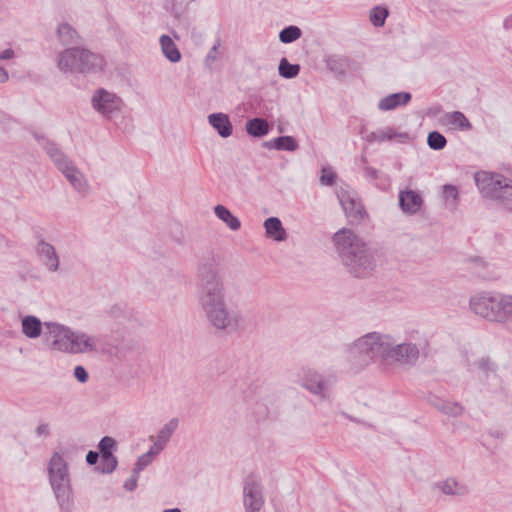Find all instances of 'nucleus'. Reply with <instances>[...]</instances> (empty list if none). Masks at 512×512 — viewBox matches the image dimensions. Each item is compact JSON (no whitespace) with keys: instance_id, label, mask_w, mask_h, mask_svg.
I'll list each match as a JSON object with an SVG mask.
<instances>
[{"instance_id":"obj_1","label":"nucleus","mask_w":512,"mask_h":512,"mask_svg":"<svg viewBox=\"0 0 512 512\" xmlns=\"http://www.w3.org/2000/svg\"><path fill=\"white\" fill-rule=\"evenodd\" d=\"M197 272L200 287L199 302L208 322L216 330L226 333L237 332L243 323V315L240 309L229 306L226 302V289L219 258L203 257Z\"/></svg>"},{"instance_id":"obj_2","label":"nucleus","mask_w":512,"mask_h":512,"mask_svg":"<svg viewBox=\"0 0 512 512\" xmlns=\"http://www.w3.org/2000/svg\"><path fill=\"white\" fill-rule=\"evenodd\" d=\"M333 242L342 263L355 277L364 278L374 271L375 251L353 230H338Z\"/></svg>"},{"instance_id":"obj_3","label":"nucleus","mask_w":512,"mask_h":512,"mask_svg":"<svg viewBox=\"0 0 512 512\" xmlns=\"http://www.w3.org/2000/svg\"><path fill=\"white\" fill-rule=\"evenodd\" d=\"M393 341L394 339L387 334L367 333L349 346L348 358L350 361L359 362L362 366L378 358L389 361Z\"/></svg>"},{"instance_id":"obj_4","label":"nucleus","mask_w":512,"mask_h":512,"mask_svg":"<svg viewBox=\"0 0 512 512\" xmlns=\"http://www.w3.org/2000/svg\"><path fill=\"white\" fill-rule=\"evenodd\" d=\"M34 137L74 190L82 196H87L90 193V185L85 175L74 165L73 161L56 143L38 134H34Z\"/></svg>"},{"instance_id":"obj_5","label":"nucleus","mask_w":512,"mask_h":512,"mask_svg":"<svg viewBox=\"0 0 512 512\" xmlns=\"http://www.w3.org/2000/svg\"><path fill=\"white\" fill-rule=\"evenodd\" d=\"M475 182L483 198L512 211V176L480 171L475 174Z\"/></svg>"},{"instance_id":"obj_6","label":"nucleus","mask_w":512,"mask_h":512,"mask_svg":"<svg viewBox=\"0 0 512 512\" xmlns=\"http://www.w3.org/2000/svg\"><path fill=\"white\" fill-rule=\"evenodd\" d=\"M48 478L60 509L70 512L73 503L70 472L66 460L57 452L50 458Z\"/></svg>"},{"instance_id":"obj_7","label":"nucleus","mask_w":512,"mask_h":512,"mask_svg":"<svg viewBox=\"0 0 512 512\" xmlns=\"http://www.w3.org/2000/svg\"><path fill=\"white\" fill-rule=\"evenodd\" d=\"M104 60L99 54L84 48H68L60 53L57 66L62 72L96 73L102 69Z\"/></svg>"},{"instance_id":"obj_8","label":"nucleus","mask_w":512,"mask_h":512,"mask_svg":"<svg viewBox=\"0 0 512 512\" xmlns=\"http://www.w3.org/2000/svg\"><path fill=\"white\" fill-rule=\"evenodd\" d=\"M499 293L484 292L477 294L470 299V308L474 314L490 321L498 323L497 311L500 308Z\"/></svg>"},{"instance_id":"obj_9","label":"nucleus","mask_w":512,"mask_h":512,"mask_svg":"<svg viewBox=\"0 0 512 512\" xmlns=\"http://www.w3.org/2000/svg\"><path fill=\"white\" fill-rule=\"evenodd\" d=\"M91 102L93 108L108 119L120 113L124 106V102L119 96L103 88L94 92Z\"/></svg>"},{"instance_id":"obj_10","label":"nucleus","mask_w":512,"mask_h":512,"mask_svg":"<svg viewBox=\"0 0 512 512\" xmlns=\"http://www.w3.org/2000/svg\"><path fill=\"white\" fill-rule=\"evenodd\" d=\"M296 382L314 395L326 398L329 383L312 368L303 367L296 374Z\"/></svg>"},{"instance_id":"obj_11","label":"nucleus","mask_w":512,"mask_h":512,"mask_svg":"<svg viewBox=\"0 0 512 512\" xmlns=\"http://www.w3.org/2000/svg\"><path fill=\"white\" fill-rule=\"evenodd\" d=\"M243 502L246 512H260L263 507V487L254 476H248L245 480Z\"/></svg>"},{"instance_id":"obj_12","label":"nucleus","mask_w":512,"mask_h":512,"mask_svg":"<svg viewBox=\"0 0 512 512\" xmlns=\"http://www.w3.org/2000/svg\"><path fill=\"white\" fill-rule=\"evenodd\" d=\"M337 197L350 223L358 224L365 218L366 211L356 194L341 189Z\"/></svg>"},{"instance_id":"obj_13","label":"nucleus","mask_w":512,"mask_h":512,"mask_svg":"<svg viewBox=\"0 0 512 512\" xmlns=\"http://www.w3.org/2000/svg\"><path fill=\"white\" fill-rule=\"evenodd\" d=\"M67 339L63 353L85 354L97 349L96 338L84 332L70 329Z\"/></svg>"},{"instance_id":"obj_14","label":"nucleus","mask_w":512,"mask_h":512,"mask_svg":"<svg viewBox=\"0 0 512 512\" xmlns=\"http://www.w3.org/2000/svg\"><path fill=\"white\" fill-rule=\"evenodd\" d=\"M43 328L44 336L51 340V349L63 353L71 328L57 322H44Z\"/></svg>"},{"instance_id":"obj_15","label":"nucleus","mask_w":512,"mask_h":512,"mask_svg":"<svg viewBox=\"0 0 512 512\" xmlns=\"http://www.w3.org/2000/svg\"><path fill=\"white\" fill-rule=\"evenodd\" d=\"M419 349L413 343L396 344L393 341L392 349L389 355V361L397 362L403 365H414L419 358Z\"/></svg>"},{"instance_id":"obj_16","label":"nucleus","mask_w":512,"mask_h":512,"mask_svg":"<svg viewBox=\"0 0 512 512\" xmlns=\"http://www.w3.org/2000/svg\"><path fill=\"white\" fill-rule=\"evenodd\" d=\"M423 205L421 195L410 189L402 190L399 193V206L403 213L408 215L417 214Z\"/></svg>"},{"instance_id":"obj_17","label":"nucleus","mask_w":512,"mask_h":512,"mask_svg":"<svg viewBox=\"0 0 512 512\" xmlns=\"http://www.w3.org/2000/svg\"><path fill=\"white\" fill-rule=\"evenodd\" d=\"M36 251L41 262L48 271H58L60 260L53 245L45 241H40L37 244Z\"/></svg>"},{"instance_id":"obj_18","label":"nucleus","mask_w":512,"mask_h":512,"mask_svg":"<svg viewBox=\"0 0 512 512\" xmlns=\"http://www.w3.org/2000/svg\"><path fill=\"white\" fill-rule=\"evenodd\" d=\"M428 402L441 413L451 416L458 417L463 414L464 407L458 402H451L449 400L443 399L435 394H430L428 396Z\"/></svg>"},{"instance_id":"obj_19","label":"nucleus","mask_w":512,"mask_h":512,"mask_svg":"<svg viewBox=\"0 0 512 512\" xmlns=\"http://www.w3.org/2000/svg\"><path fill=\"white\" fill-rule=\"evenodd\" d=\"M434 488L447 496H464L468 493V487L452 477L435 482Z\"/></svg>"},{"instance_id":"obj_20","label":"nucleus","mask_w":512,"mask_h":512,"mask_svg":"<svg viewBox=\"0 0 512 512\" xmlns=\"http://www.w3.org/2000/svg\"><path fill=\"white\" fill-rule=\"evenodd\" d=\"M409 136L407 133H401L397 132L395 129L391 127L379 129L376 131L371 132L367 136V141L369 143H382L384 141H391V140H397L399 142H405L408 140Z\"/></svg>"},{"instance_id":"obj_21","label":"nucleus","mask_w":512,"mask_h":512,"mask_svg":"<svg viewBox=\"0 0 512 512\" xmlns=\"http://www.w3.org/2000/svg\"><path fill=\"white\" fill-rule=\"evenodd\" d=\"M208 123L222 138H228L232 135L233 126L227 114L221 112L212 113L208 115Z\"/></svg>"},{"instance_id":"obj_22","label":"nucleus","mask_w":512,"mask_h":512,"mask_svg":"<svg viewBox=\"0 0 512 512\" xmlns=\"http://www.w3.org/2000/svg\"><path fill=\"white\" fill-rule=\"evenodd\" d=\"M439 121L444 126H451L453 128H459L461 130H470L472 128V125L469 122V120L460 111L444 113L440 117Z\"/></svg>"},{"instance_id":"obj_23","label":"nucleus","mask_w":512,"mask_h":512,"mask_svg":"<svg viewBox=\"0 0 512 512\" xmlns=\"http://www.w3.org/2000/svg\"><path fill=\"white\" fill-rule=\"evenodd\" d=\"M411 100V94L408 92H399L390 94L378 103V109L381 111H389L401 105H406Z\"/></svg>"},{"instance_id":"obj_24","label":"nucleus","mask_w":512,"mask_h":512,"mask_svg":"<svg viewBox=\"0 0 512 512\" xmlns=\"http://www.w3.org/2000/svg\"><path fill=\"white\" fill-rule=\"evenodd\" d=\"M264 228L268 238L278 242L284 241L287 238V233L278 217L267 218L264 221Z\"/></svg>"},{"instance_id":"obj_25","label":"nucleus","mask_w":512,"mask_h":512,"mask_svg":"<svg viewBox=\"0 0 512 512\" xmlns=\"http://www.w3.org/2000/svg\"><path fill=\"white\" fill-rule=\"evenodd\" d=\"M43 324L40 319L34 315H27L21 320L22 333L30 339L38 338L42 333Z\"/></svg>"},{"instance_id":"obj_26","label":"nucleus","mask_w":512,"mask_h":512,"mask_svg":"<svg viewBox=\"0 0 512 512\" xmlns=\"http://www.w3.org/2000/svg\"><path fill=\"white\" fill-rule=\"evenodd\" d=\"M267 149H276L278 151H296L299 147L297 141L292 136H280L264 143Z\"/></svg>"},{"instance_id":"obj_27","label":"nucleus","mask_w":512,"mask_h":512,"mask_svg":"<svg viewBox=\"0 0 512 512\" xmlns=\"http://www.w3.org/2000/svg\"><path fill=\"white\" fill-rule=\"evenodd\" d=\"M159 41L163 55L170 62L177 63L181 60V53L177 45L168 35H162Z\"/></svg>"},{"instance_id":"obj_28","label":"nucleus","mask_w":512,"mask_h":512,"mask_svg":"<svg viewBox=\"0 0 512 512\" xmlns=\"http://www.w3.org/2000/svg\"><path fill=\"white\" fill-rule=\"evenodd\" d=\"M246 132L252 137H263L269 132L268 121L264 118H253L246 122Z\"/></svg>"},{"instance_id":"obj_29","label":"nucleus","mask_w":512,"mask_h":512,"mask_svg":"<svg viewBox=\"0 0 512 512\" xmlns=\"http://www.w3.org/2000/svg\"><path fill=\"white\" fill-rule=\"evenodd\" d=\"M215 215L224 222L232 231H237L241 227L240 220L234 216L228 208L223 205H216L214 207Z\"/></svg>"},{"instance_id":"obj_30","label":"nucleus","mask_w":512,"mask_h":512,"mask_svg":"<svg viewBox=\"0 0 512 512\" xmlns=\"http://www.w3.org/2000/svg\"><path fill=\"white\" fill-rule=\"evenodd\" d=\"M500 308L497 311V318L499 324L512 322V295L501 294Z\"/></svg>"},{"instance_id":"obj_31","label":"nucleus","mask_w":512,"mask_h":512,"mask_svg":"<svg viewBox=\"0 0 512 512\" xmlns=\"http://www.w3.org/2000/svg\"><path fill=\"white\" fill-rule=\"evenodd\" d=\"M57 35L60 43L64 46L76 44L79 38L76 30L66 23H62L58 26Z\"/></svg>"},{"instance_id":"obj_32","label":"nucleus","mask_w":512,"mask_h":512,"mask_svg":"<svg viewBox=\"0 0 512 512\" xmlns=\"http://www.w3.org/2000/svg\"><path fill=\"white\" fill-rule=\"evenodd\" d=\"M178 427V419L173 418L169 422H167L158 432L156 441L160 442L164 446H166L167 442L170 440L171 436L175 432Z\"/></svg>"},{"instance_id":"obj_33","label":"nucleus","mask_w":512,"mask_h":512,"mask_svg":"<svg viewBox=\"0 0 512 512\" xmlns=\"http://www.w3.org/2000/svg\"><path fill=\"white\" fill-rule=\"evenodd\" d=\"M279 75L286 79L295 78L300 71L298 64H291L286 58H282L278 67Z\"/></svg>"},{"instance_id":"obj_34","label":"nucleus","mask_w":512,"mask_h":512,"mask_svg":"<svg viewBox=\"0 0 512 512\" xmlns=\"http://www.w3.org/2000/svg\"><path fill=\"white\" fill-rule=\"evenodd\" d=\"M301 29L297 26L291 25L282 29L279 33V40L282 43L288 44L296 41L301 37Z\"/></svg>"},{"instance_id":"obj_35","label":"nucleus","mask_w":512,"mask_h":512,"mask_svg":"<svg viewBox=\"0 0 512 512\" xmlns=\"http://www.w3.org/2000/svg\"><path fill=\"white\" fill-rule=\"evenodd\" d=\"M389 12L384 7H374L370 12V21L375 27H382Z\"/></svg>"},{"instance_id":"obj_36","label":"nucleus","mask_w":512,"mask_h":512,"mask_svg":"<svg viewBox=\"0 0 512 512\" xmlns=\"http://www.w3.org/2000/svg\"><path fill=\"white\" fill-rule=\"evenodd\" d=\"M427 144L433 150H441L446 144V138L438 131H432L427 136Z\"/></svg>"},{"instance_id":"obj_37","label":"nucleus","mask_w":512,"mask_h":512,"mask_svg":"<svg viewBox=\"0 0 512 512\" xmlns=\"http://www.w3.org/2000/svg\"><path fill=\"white\" fill-rule=\"evenodd\" d=\"M117 459L114 455L100 456V464L98 470L102 473H112L117 466Z\"/></svg>"},{"instance_id":"obj_38","label":"nucleus","mask_w":512,"mask_h":512,"mask_svg":"<svg viewBox=\"0 0 512 512\" xmlns=\"http://www.w3.org/2000/svg\"><path fill=\"white\" fill-rule=\"evenodd\" d=\"M115 446H116V441L112 437L104 436L100 440L99 445H98L99 455L100 456L113 455L112 450L115 448Z\"/></svg>"},{"instance_id":"obj_39","label":"nucleus","mask_w":512,"mask_h":512,"mask_svg":"<svg viewBox=\"0 0 512 512\" xmlns=\"http://www.w3.org/2000/svg\"><path fill=\"white\" fill-rule=\"evenodd\" d=\"M153 458L147 452L141 455L133 468L134 474H139L144 468H146L151 462Z\"/></svg>"},{"instance_id":"obj_40","label":"nucleus","mask_w":512,"mask_h":512,"mask_svg":"<svg viewBox=\"0 0 512 512\" xmlns=\"http://www.w3.org/2000/svg\"><path fill=\"white\" fill-rule=\"evenodd\" d=\"M336 174L330 168H323L320 182L322 185L331 186L334 184Z\"/></svg>"},{"instance_id":"obj_41","label":"nucleus","mask_w":512,"mask_h":512,"mask_svg":"<svg viewBox=\"0 0 512 512\" xmlns=\"http://www.w3.org/2000/svg\"><path fill=\"white\" fill-rule=\"evenodd\" d=\"M458 195V190L454 185L447 184L443 186V196L446 200L452 199L456 203Z\"/></svg>"},{"instance_id":"obj_42","label":"nucleus","mask_w":512,"mask_h":512,"mask_svg":"<svg viewBox=\"0 0 512 512\" xmlns=\"http://www.w3.org/2000/svg\"><path fill=\"white\" fill-rule=\"evenodd\" d=\"M74 377L80 383H85V382H87L89 376H88L86 369L83 366L78 365L74 368Z\"/></svg>"},{"instance_id":"obj_43","label":"nucleus","mask_w":512,"mask_h":512,"mask_svg":"<svg viewBox=\"0 0 512 512\" xmlns=\"http://www.w3.org/2000/svg\"><path fill=\"white\" fill-rule=\"evenodd\" d=\"M138 475L132 473V476L124 482V488L128 491H133L137 487Z\"/></svg>"},{"instance_id":"obj_44","label":"nucleus","mask_w":512,"mask_h":512,"mask_svg":"<svg viewBox=\"0 0 512 512\" xmlns=\"http://www.w3.org/2000/svg\"><path fill=\"white\" fill-rule=\"evenodd\" d=\"M219 45L220 41L217 40L206 56V63H213L217 59V49Z\"/></svg>"},{"instance_id":"obj_45","label":"nucleus","mask_w":512,"mask_h":512,"mask_svg":"<svg viewBox=\"0 0 512 512\" xmlns=\"http://www.w3.org/2000/svg\"><path fill=\"white\" fill-rule=\"evenodd\" d=\"M327 67L332 71H338L340 66V59L335 56H330L326 60Z\"/></svg>"},{"instance_id":"obj_46","label":"nucleus","mask_w":512,"mask_h":512,"mask_svg":"<svg viewBox=\"0 0 512 512\" xmlns=\"http://www.w3.org/2000/svg\"><path fill=\"white\" fill-rule=\"evenodd\" d=\"M164 445L161 444L160 442L158 441H155L154 444L150 447V449L148 450V454H150V456L152 458H154L155 456H157L163 449H164Z\"/></svg>"},{"instance_id":"obj_47","label":"nucleus","mask_w":512,"mask_h":512,"mask_svg":"<svg viewBox=\"0 0 512 512\" xmlns=\"http://www.w3.org/2000/svg\"><path fill=\"white\" fill-rule=\"evenodd\" d=\"M99 453L98 452H95V451H89L86 455V462L89 464V465H95L97 464L98 460H99Z\"/></svg>"},{"instance_id":"obj_48","label":"nucleus","mask_w":512,"mask_h":512,"mask_svg":"<svg viewBox=\"0 0 512 512\" xmlns=\"http://www.w3.org/2000/svg\"><path fill=\"white\" fill-rule=\"evenodd\" d=\"M36 434L38 436H48L49 435V425L46 424V423H42L40 425H38V427L36 428Z\"/></svg>"},{"instance_id":"obj_49","label":"nucleus","mask_w":512,"mask_h":512,"mask_svg":"<svg viewBox=\"0 0 512 512\" xmlns=\"http://www.w3.org/2000/svg\"><path fill=\"white\" fill-rule=\"evenodd\" d=\"M366 176L375 180L378 178L379 172L377 169L366 166L365 167Z\"/></svg>"},{"instance_id":"obj_50","label":"nucleus","mask_w":512,"mask_h":512,"mask_svg":"<svg viewBox=\"0 0 512 512\" xmlns=\"http://www.w3.org/2000/svg\"><path fill=\"white\" fill-rule=\"evenodd\" d=\"M8 10L3 4V2L0 0V22L5 21L8 18Z\"/></svg>"},{"instance_id":"obj_51","label":"nucleus","mask_w":512,"mask_h":512,"mask_svg":"<svg viewBox=\"0 0 512 512\" xmlns=\"http://www.w3.org/2000/svg\"><path fill=\"white\" fill-rule=\"evenodd\" d=\"M14 57V51L12 49H6L0 53V60H8Z\"/></svg>"},{"instance_id":"obj_52","label":"nucleus","mask_w":512,"mask_h":512,"mask_svg":"<svg viewBox=\"0 0 512 512\" xmlns=\"http://www.w3.org/2000/svg\"><path fill=\"white\" fill-rule=\"evenodd\" d=\"M8 79V72L4 68L0 67V84L5 83L6 81H8Z\"/></svg>"},{"instance_id":"obj_53","label":"nucleus","mask_w":512,"mask_h":512,"mask_svg":"<svg viewBox=\"0 0 512 512\" xmlns=\"http://www.w3.org/2000/svg\"><path fill=\"white\" fill-rule=\"evenodd\" d=\"M439 112H441V107L437 106V107H433L429 110V114L430 115H437Z\"/></svg>"},{"instance_id":"obj_54","label":"nucleus","mask_w":512,"mask_h":512,"mask_svg":"<svg viewBox=\"0 0 512 512\" xmlns=\"http://www.w3.org/2000/svg\"><path fill=\"white\" fill-rule=\"evenodd\" d=\"M163 512H181L178 508L166 509Z\"/></svg>"},{"instance_id":"obj_55","label":"nucleus","mask_w":512,"mask_h":512,"mask_svg":"<svg viewBox=\"0 0 512 512\" xmlns=\"http://www.w3.org/2000/svg\"><path fill=\"white\" fill-rule=\"evenodd\" d=\"M278 131H279L280 133H282V132H283V129H282L281 127H279Z\"/></svg>"}]
</instances>
